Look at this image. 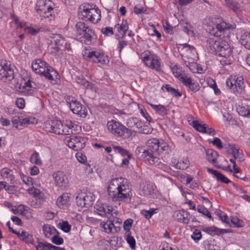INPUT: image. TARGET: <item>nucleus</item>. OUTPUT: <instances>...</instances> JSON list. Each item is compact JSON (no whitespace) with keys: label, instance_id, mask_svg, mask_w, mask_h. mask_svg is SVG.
I'll use <instances>...</instances> for the list:
<instances>
[{"label":"nucleus","instance_id":"393cba45","mask_svg":"<svg viewBox=\"0 0 250 250\" xmlns=\"http://www.w3.org/2000/svg\"><path fill=\"white\" fill-rule=\"evenodd\" d=\"M70 197L68 193H63L59 196L57 200V205L60 208L69 205Z\"/></svg>","mask_w":250,"mask_h":250},{"label":"nucleus","instance_id":"680f3d73","mask_svg":"<svg viewBox=\"0 0 250 250\" xmlns=\"http://www.w3.org/2000/svg\"><path fill=\"white\" fill-rule=\"evenodd\" d=\"M76 157L78 161L82 164H84L86 161V157L85 155H83L82 153H77L76 154Z\"/></svg>","mask_w":250,"mask_h":250},{"label":"nucleus","instance_id":"c85d7f7f","mask_svg":"<svg viewBox=\"0 0 250 250\" xmlns=\"http://www.w3.org/2000/svg\"><path fill=\"white\" fill-rule=\"evenodd\" d=\"M148 104L159 115L165 116L167 114V109L166 106L162 104H154L148 103Z\"/></svg>","mask_w":250,"mask_h":250},{"label":"nucleus","instance_id":"4be33fe9","mask_svg":"<svg viewBox=\"0 0 250 250\" xmlns=\"http://www.w3.org/2000/svg\"><path fill=\"white\" fill-rule=\"evenodd\" d=\"M62 123L59 120L52 121L51 124H46V128L47 131L60 135Z\"/></svg>","mask_w":250,"mask_h":250},{"label":"nucleus","instance_id":"473e14b6","mask_svg":"<svg viewBox=\"0 0 250 250\" xmlns=\"http://www.w3.org/2000/svg\"><path fill=\"white\" fill-rule=\"evenodd\" d=\"M83 194L84 197V201L86 204V207L88 208V207L91 206L93 204V202L95 200V196L94 194L90 192H83Z\"/></svg>","mask_w":250,"mask_h":250},{"label":"nucleus","instance_id":"774afa93","mask_svg":"<svg viewBox=\"0 0 250 250\" xmlns=\"http://www.w3.org/2000/svg\"><path fill=\"white\" fill-rule=\"evenodd\" d=\"M140 113L141 115L146 119V120L149 122L152 121V119L150 116L146 112V110L144 109H141L140 111Z\"/></svg>","mask_w":250,"mask_h":250},{"label":"nucleus","instance_id":"58836bf2","mask_svg":"<svg viewBox=\"0 0 250 250\" xmlns=\"http://www.w3.org/2000/svg\"><path fill=\"white\" fill-rule=\"evenodd\" d=\"M113 148L115 151L120 153L123 156H127L128 158H130L131 157V155L129 152L125 149L122 147L120 146H113Z\"/></svg>","mask_w":250,"mask_h":250},{"label":"nucleus","instance_id":"6e6d98bb","mask_svg":"<svg viewBox=\"0 0 250 250\" xmlns=\"http://www.w3.org/2000/svg\"><path fill=\"white\" fill-rule=\"evenodd\" d=\"M201 237L202 234L201 231L198 229H195L191 235V238L195 242H198L199 240L201 239Z\"/></svg>","mask_w":250,"mask_h":250},{"label":"nucleus","instance_id":"20e7f679","mask_svg":"<svg viewBox=\"0 0 250 250\" xmlns=\"http://www.w3.org/2000/svg\"><path fill=\"white\" fill-rule=\"evenodd\" d=\"M106 126L107 130L117 137L128 139L132 135V131L130 129L114 120L108 121Z\"/></svg>","mask_w":250,"mask_h":250},{"label":"nucleus","instance_id":"864d4df0","mask_svg":"<svg viewBox=\"0 0 250 250\" xmlns=\"http://www.w3.org/2000/svg\"><path fill=\"white\" fill-rule=\"evenodd\" d=\"M50 243L47 242H38V245L35 246L37 250H48Z\"/></svg>","mask_w":250,"mask_h":250},{"label":"nucleus","instance_id":"a18cd8bd","mask_svg":"<svg viewBox=\"0 0 250 250\" xmlns=\"http://www.w3.org/2000/svg\"><path fill=\"white\" fill-rule=\"evenodd\" d=\"M229 147L231 150V153L232 155V156H237L238 157L241 153H240V149L238 148V146L235 144H229Z\"/></svg>","mask_w":250,"mask_h":250},{"label":"nucleus","instance_id":"0e129e2a","mask_svg":"<svg viewBox=\"0 0 250 250\" xmlns=\"http://www.w3.org/2000/svg\"><path fill=\"white\" fill-rule=\"evenodd\" d=\"M212 144L215 146L218 149H222L223 147L221 140L218 138H215L211 142Z\"/></svg>","mask_w":250,"mask_h":250},{"label":"nucleus","instance_id":"4d7b16f0","mask_svg":"<svg viewBox=\"0 0 250 250\" xmlns=\"http://www.w3.org/2000/svg\"><path fill=\"white\" fill-rule=\"evenodd\" d=\"M58 234L56 233L52 238V242L56 245H62L63 243V239L62 238L59 237Z\"/></svg>","mask_w":250,"mask_h":250},{"label":"nucleus","instance_id":"72a5a7b5","mask_svg":"<svg viewBox=\"0 0 250 250\" xmlns=\"http://www.w3.org/2000/svg\"><path fill=\"white\" fill-rule=\"evenodd\" d=\"M73 127L71 122L67 124H63L62 127L60 135H69L72 133V128Z\"/></svg>","mask_w":250,"mask_h":250},{"label":"nucleus","instance_id":"39448f33","mask_svg":"<svg viewBox=\"0 0 250 250\" xmlns=\"http://www.w3.org/2000/svg\"><path fill=\"white\" fill-rule=\"evenodd\" d=\"M75 27L78 40L86 44H90L95 36L94 32L83 22H78Z\"/></svg>","mask_w":250,"mask_h":250},{"label":"nucleus","instance_id":"6ab92c4d","mask_svg":"<svg viewBox=\"0 0 250 250\" xmlns=\"http://www.w3.org/2000/svg\"><path fill=\"white\" fill-rule=\"evenodd\" d=\"M68 146L76 151L81 150L85 146V141L80 136H75L68 142Z\"/></svg>","mask_w":250,"mask_h":250},{"label":"nucleus","instance_id":"a19ab883","mask_svg":"<svg viewBox=\"0 0 250 250\" xmlns=\"http://www.w3.org/2000/svg\"><path fill=\"white\" fill-rule=\"evenodd\" d=\"M126 237V241L128 244L129 247L132 250L136 248V241L134 237L131 235V233L125 234Z\"/></svg>","mask_w":250,"mask_h":250},{"label":"nucleus","instance_id":"6e6552de","mask_svg":"<svg viewBox=\"0 0 250 250\" xmlns=\"http://www.w3.org/2000/svg\"><path fill=\"white\" fill-rule=\"evenodd\" d=\"M142 57L143 61L147 66L158 72L161 71L162 62L157 55L146 51L142 54Z\"/></svg>","mask_w":250,"mask_h":250},{"label":"nucleus","instance_id":"bb28decb","mask_svg":"<svg viewBox=\"0 0 250 250\" xmlns=\"http://www.w3.org/2000/svg\"><path fill=\"white\" fill-rule=\"evenodd\" d=\"M154 185L151 183H146L143 187L142 189V193L141 195L144 196H149L154 193Z\"/></svg>","mask_w":250,"mask_h":250},{"label":"nucleus","instance_id":"7ed1b4c3","mask_svg":"<svg viewBox=\"0 0 250 250\" xmlns=\"http://www.w3.org/2000/svg\"><path fill=\"white\" fill-rule=\"evenodd\" d=\"M31 66L36 74L43 76L53 84H57L60 81V76L57 71L41 59L33 61Z\"/></svg>","mask_w":250,"mask_h":250},{"label":"nucleus","instance_id":"79ce46f5","mask_svg":"<svg viewBox=\"0 0 250 250\" xmlns=\"http://www.w3.org/2000/svg\"><path fill=\"white\" fill-rule=\"evenodd\" d=\"M83 192L79 193V194L76 197V203L78 206L81 207H86V204L83 199L84 196H83Z\"/></svg>","mask_w":250,"mask_h":250},{"label":"nucleus","instance_id":"2f4dec72","mask_svg":"<svg viewBox=\"0 0 250 250\" xmlns=\"http://www.w3.org/2000/svg\"><path fill=\"white\" fill-rule=\"evenodd\" d=\"M240 42L242 45L248 49V48L250 47V33L242 34Z\"/></svg>","mask_w":250,"mask_h":250},{"label":"nucleus","instance_id":"cd10ccee","mask_svg":"<svg viewBox=\"0 0 250 250\" xmlns=\"http://www.w3.org/2000/svg\"><path fill=\"white\" fill-rule=\"evenodd\" d=\"M115 28L120 34L122 37L125 36L126 32L128 29V26L126 21H123L121 24H117L115 26Z\"/></svg>","mask_w":250,"mask_h":250},{"label":"nucleus","instance_id":"c03bdc74","mask_svg":"<svg viewBox=\"0 0 250 250\" xmlns=\"http://www.w3.org/2000/svg\"><path fill=\"white\" fill-rule=\"evenodd\" d=\"M30 161L32 163L40 165L42 164V161L39 156V154L37 152L33 153L30 158Z\"/></svg>","mask_w":250,"mask_h":250},{"label":"nucleus","instance_id":"09e8293b","mask_svg":"<svg viewBox=\"0 0 250 250\" xmlns=\"http://www.w3.org/2000/svg\"><path fill=\"white\" fill-rule=\"evenodd\" d=\"M231 223L237 228H241L244 226V222L238 219L237 216H233L231 218Z\"/></svg>","mask_w":250,"mask_h":250},{"label":"nucleus","instance_id":"423d86ee","mask_svg":"<svg viewBox=\"0 0 250 250\" xmlns=\"http://www.w3.org/2000/svg\"><path fill=\"white\" fill-rule=\"evenodd\" d=\"M49 0H39L36 3L35 9L38 14L44 18H50L52 20L54 17V7L50 5Z\"/></svg>","mask_w":250,"mask_h":250},{"label":"nucleus","instance_id":"e433bc0d","mask_svg":"<svg viewBox=\"0 0 250 250\" xmlns=\"http://www.w3.org/2000/svg\"><path fill=\"white\" fill-rule=\"evenodd\" d=\"M207 155L208 156V161L214 164L216 163L217 160V152L212 149H208L206 151Z\"/></svg>","mask_w":250,"mask_h":250},{"label":"nucleus","instance_id":"5701e85b","mask_svg":"<svg viewBox=\"0 0 250 250\" xmlns=\"http://www.w3.org/2000/svg\"><path fill=\"white\" fill-rule=\"evenodd\" d=\"M76 81L77 83L83 86L84 88L96 91V86L95 84L87 81L83 75L77 76Z\"/></svg>","mask_w":250,"mask_h":250},{"label":"nucleus","instance_id":"4468645a","mask_svg":"<svg viewBox=\"0 0 250 250\" xmlns=\"http://www.w3.org/2000/svg\"><path fill=\"white\" fill-rule=\"evenodd\" d=\"M178 79L192 92L195 93L199 91L200 88L199 84L197 82L186 75H179Z\"/></svg>","mask_w":250,"mask_h":250},{"label":"nucleus","instance_id":"de8ad7c7","mask_svg":"<svg viewBox=\"0 0 250 250\" xmlns=\"http://www.w3.org/2000/svg\"><path fill=\"white\" fill-rule=\"evenodd\" d=\"M207 125L201 124L197 121L193 122V126L197 131L204 133L205 131Z\"/></svg>","mask_w":250,"mask_h":250},{"label":"nucleus","instance_id":"f257e3e1","mask_svg":"<svg viewBox=\"0 0 250 250\" xmlns=\"http://www.w3.org/2000/svg\"><path fill=\"white\" fill-rule=\"evenodd\" d=\"M235 28V24L222 21L208 28L209 33L214 37L206 40L207 49L210 53L221 57L220 62L224 66L230 65L233 62L232 49L225 38L228 37L229 29Z\"/></svg>","mask_w":250,"mask_h":250},{"label":"nucleus","instance_id":"aec40b11","mask_svg":"<svg viewBox=\"0 0 250 250\" xmlns=\"http://www.w3.org/2000/svg\"><path fill=\"white\" fill-rule=\"evenodd\" d=\"M95 211L102 216H106L111 215L113 208L112 206H107L100 203H97L95 206Z\"/></svg>","mask_w":250,"mask_h":250},{"label":"nucleus","instance_id":"ea45409f","mask_svg":"<svg viewBox=\"0 0 250 250\" xmlns=\"http://www.w3.org/2000/svg\"><path fill=\"white\" fill-rule=\"evenodd\" d=\"M133 223V220L131 218L127 219L124 221L123 224V228L124 230L125 231V234L131 233L130 229L132 228Z\"/></svg>","mask_w":250,"mask_h":250},{"label":"nucleus","instance_id":"052dcab7","mask_svg":"<svg viewBox=\"0 0 250 250\" xmlns=\"http://www.w3.org/2000/svg\"><path fill=\"white\" fill-rule=\"evenodd\" d=\"M16 104L20 109H23L25 106V101L22 98H18L16 101Z\"/></svg>","mask_w":250,"mask_h":250},{"label":"nucleus","instance_id":"c9c22d12","mask_svg":"<svg viewBox=\"0 0 250 250\" xmlns=\"http://www.w3.org/2000/svg\"><path fill=\"white\" fill-rule=\"evenodd\" d=\"M189 165V161L187 158H183L178 161L176 165V167L180 169H186Z\"/></svg>","mask_w":250,"mask_h":250},{"label":"nucleus","instance_id":"4c0bfd02","mask_svg":"<svg viewBox=\"0 0 250 250\" xmlns=\"http://www.w3.org/2000/svg\"><path fill=\"white\" fill-rule=\"evenodd\" d=\"M179 45L182 47L181 48V52L183 54L191 53L195 50V47L193 46L190 45L188 43L180 44Z\"/></svg>","mask_w":250,"mask_h":250},{"label":"nucleus","instance_id":"c756f323","mask_svg":"<svg viewBox=\"0 0 250 250\" xmlns=\"http://www.w3.org/2000/svg\"><path fill=\"white\" fill-rule=\"evenodd\" d=\"M101 226L103 228L105 232L109 233L112 232V228H120V226H115L114 221L107 220L105 222L101 223Z\"/></svg>","mask_w":250,"mask_h":250},{"label":"nucleus","instance_id":"a211bd4d","mask_svg":"<svg viewBox=\"0 0 250 250\" xmlns=\"http://www.w3.org/2000/svg\"><path fill=\"white\" fill-rule=\"evenodd\" d=\"M87 57L95 63L104 64L108 62L107 56L98 51H94L89 52Z\"/></svg>","mask_w":250,"mask_h":250},{"label":"nucleus","instance_id":"1a4fd4ad","mask_svg":"<svg viewBox=\"0 0 250 250\" xmlns=\"http://www.w3.org/2000/svg\"><path fill=\"white\" fill-rule=\"evenodd\" d=\"M16 88L21 95L28 96L36 93L38 87L34 82L29 79L23 83H17Z\"/></svg>","mask_w":250,"mask_h":250},{"label":"nucleus","instance_id":"ddd939ff","mask_svg":"<svg viewBox=\"0 0 250 250\" xmlns=\"http://www.w3.org/2000/svg\"><path fill=\"white\" fill-rule=\"evenodd\" d=\"M0 76L2 79L11 81L14 78V71L11 67V65L6 60L0 61Z\"/></svg>","mask_w":250,"mask_h":250},{"label":"nucleus","instance_id":"a878e982","mask_svg":"<svg viewBox=\"0 0 250 250\" xmlns=\"http://www.w3.org/2000/svg\"><path fill=\"white\" fill-rule=\"evenodd\" d=\"M42 231L45 236L47 238H49L52 235H55L56 233H57V234H59L58 231L55 227L48 224H44L43 226Z\"/></svg>","mask_w":250,"mask_h":250},{"label":"nucleus","instance_id":"e2e57ef3","mask_svg":"<svg viewBox=\"0 0 250 250\" xmlns=\"http://www.w3.org/2000/svg\"><path fill=\"white\" fill-rule=\"evenodd\" d=\"M218 215L222 222L226 223L227 224H229V218L226 214L222 211L218 214Z\"/></svg>","mask_w":250,"mask_h":250},{"label":"nucleus","instance_id":"7c9ffc66","mask_svg":"<svg viewBox=\"0 0 250 250\" xmlns=\"http://www.w3.org/2000/svg\"><path fill=\"white\" fill-rule=\"evenodd\" d=\"M202 230L211 236H219V228L214 226L203 227Z\"/></svg>","mask_w":250,"mask_h":250},{"label":"nucleus","instance_id":"f704fd0d","mask_svg":"<svg viewBox=\"0 0 250 250\" xmlns=\"http://www.w3.org/2000/svg\"><path fill=\"white\" fill-rule=\"evenodd\" d=\"M164 87L167 92H169L173 97L179 98L182 95V93L180 92L178 89H175L170 86L169 84H167L163 86L162 88Z\"/></svg>","mask_w":250,"mask_h":250},{"label":"nucleus","instance_id":"9b49d317","mask_svg":"<svg viewBox=\"0 0 250 250\" xmlns=\"http://www.w3.org/2000/svg\"><path fill=\"white\" fill-rule=\"evenodd\" d=\"M82 19L85 21H88L93 23H97L101 18L100 10L94 8L84 7L81 12Z\"/></svg>","mask_w":250,"mask_h":250},{"label":"nucleus","instance_id":"f8f14e48","mask_svg":"<svg viewBox=\"0 0 250 250\" xmlns=\"http://www.w3.org/2000/svg\"><path fill=\"white\" fill-rule=\"evenodd\" d=\"M70 97H68L66 100L67 103L69 104V107L72 111L74 114L80 115L81 117L84 118L86 117L87 114L86 107L77 101L73 100V99L70 100Z\"/></svg>","mask_w":250,"mask_h":250},{"label":"nucleus","instance_id":"dca6fc26","mask_svg":"<svg viewBox=\"0 0 250 250\" xmlns=\"http://www.w3.org/2000/svg\"><path fill=\"white\" fill-rule=\"evenodd\" d=\"M53 177L57 187L62 189H64L67 187L69 183L68 179L62 171H58L54 172Z\"/></svg>","mask_w":250,"mask_h":250},{"label":"nucleus","instance_id":"bf43d9fd","mask_svg":"<svg viewBox=\"0 0 250 250\" xmlns=\"http://www.w3.org/2000/svg\"><path fill=\"white\" fill-rule=\"evenodd\" d=\"M22 181L26 185L29 186L33 184V178L25 175L22 174L21 176Z\"/></svg>","mask_w":250,"mask_h":250},{"label":"nucleus","instance_id":"3c124183","mask_svg":"<svg viewBox=\"0 0 250 250\" xmlns=\"http://www.w3.org/2000/svg\"><path fill=\"white\" fill-rule=\"evenodd\" d=\"M227 3L234 12H237L239 8L240 5L237 1L234 0H226Z\"/></svg>","mask_w":250,"mask_h":250},{"label":"nucleus","instance_id":"603ef678","mask_svg":"<svg viewBox=\"0 0 250 250\" xmlns=\"http://www.w3.org/2000/svg\"><path fill=\"white\" fill-rule=\"evenodd\" d=\"M59 225L60 226V229L65 232H69L71 230V226L69 225L67 221L60 223Z\"/></svg>","mask_w":250,"mask_h":250},{"label":"nucleus","instance_id":"9d476101","mask_svg":"<svg viewBox=\"0 0 250 250\" xmlns=\"http://www.w3.org/2000/svg\"><path fill=\"white\" fill-rule=\"evenodd\" d=\"M160 144V142L156 138L150 139L146 143V149L152 161V164H157L159 163V157L157 155Z\"/></svg>","mask_w":250,"mask_h":250},{"label":"nucleus","instance_id":"338daca9","mask_svg":"<svg viewBox=\"0 0 250 250\" xmlns=\"http://www.w3.org/2000/svg\"><path fill=\"white\" fill-rule=\"evenodd\" d=\"M146 9L143 7H139L138 5H136L134 8V12L136 14H140L142 13H146Z\"/></svg>","mask_w":250,"mask_h":250},{"label":"nucleus","instance_id":"412c9836","mask_svg":"<svg viewBox=\"0 0 250 250\" xmlns=\"http://www.w3.org/2000/svg\"><path fill=\"white\" fill-rule=\"evenodd\" d=\"M159 147L158 155H160L162 158L169 157L172 151V148L167 142L162 140Z\"/></svg>","mask_w":250,"mask_h":250},{"label":"nucleus","instance_id":"b1692460","mask_svg":"<svg viewBox=\"0 0 250 250\" xmlns=\"http://www.w3.org/2000/svg\"><path fill=\"white\" fill-rule=\"evenodd\" d=\"M207 171L209 173L213 174L218 181H221L225 184H229L231 182L227 177L217 170L210 168H207Z\"/></svg>","mask_w":250,"mask_h":250},{"label":"nucleus","instance_id":"69168bd1","mask_svg":"<svg viewBox=\"0 0 250 250\" xmlns=\"http://www.w3.org/2000/svg\"><path fill=\"white\" fill-rule=\"evenodd\" d=\"M101 31L103 34L105 35H112L114 34L113 28L111 27H106L105 28H102Z\"/></svg>","mask_w":250,"mask_h":250},{"label":"nucleus","instance_id":"f03ea898","mask_svg":"<svg viewBox=\"0 0 250 250\" xmlns=\"http://www.w3.org/2000/svg\"><path fill=\"white\" fill-rule=\"evenodd\" d=\"M108 194L113 201L130 202L132 192L126 185V180L120 177L113 179L107 188Z\"/></svg>","mask_w":250,"mask_h":250},{"label":"nucleus","instance_id":"49530a36","mask_svg":"<svg viewBox=\"0 0 250 250\" xmlns=\"http://www.w3.org/2000/svg\"><path fill=\"white\" fill-rule=\"evenodd\" d=\"M184 64L192 72L195 73L197 72V64L196 62H189V61H185Z\"/></svg>","mask_w":250,"mask_h":250},{"label":"nucleus","instance_id":"f3484780","mask_svg":"<svg viewBox=\"0 0 250 250\" xmlns=\"http://www.w3.org/2000/svg\"><path fill=\"white\" fill-rule=\"evenodd\" d=\"M137 158L146 163L152 164V161L151 160L149 152L144 146H138L135 151Z\"/></svg>","mask_w":250,"mask_h":250},{"label":"nucleus","instance_id":"13d9d810","mask_svg":"<svg viewBox=\"0 0 250 250\" xmlns=\"http://www.w3.org/2000/svg\"><path fill=\"white\" fill-rule=\"evenodd\" d=\"M189 214L190 213L185 210L182 212V218L181 222L185 224H188L189 223Z\"/></svg>","mask_w":250,"mask_h":250},{"label":"nucleus","instance_id":"5fc2aeb1","mask_svg":"<svg viewBox=\"0 0 250 250\" xmlns=\"http://www.w3.org/2000/svg\"><path fill=\"white\" fill-rule=\"evenodd\" d=\"M155 166H158L159 168H161L164 171L169 172L171 171V168L167 165L161 163L160 159L159 158V163L157 164H153Z\"/></svg>","mask_w":250,"mask_h":250},{"label":"nucleus","instance_id":"8fccbe9b","mask_svg":"<svg viewBox=\"0 0 250 250\" xmlns=\"http://www.w3.org/2000/svg\"><path fill=\"white\" fill-rule=\"evenodd\" d=\"M197 211L199 212H200V213L203 214V215H205L206 216H207L208 218H209L210 219H212V217H211L210 212L208 210V209L207 208H206L204 206H198V207H197Z\"/></svg>","mask_w":250,"mask_h":250},{"label":"nucleus","instance_id":"0eeeda50","mask_svg":"<svg viewBox=\"0 0 250 250\" xmlns=\"http://www.w3.org/2000/svg\"><path fill=\"white\" fill-rule=\"evenodd\" d=\"M226 85L231 92L236 95L240 94L245 88L243 77L231 76L226 80Z\"/></svg>","mask_w":250,"mask_h":250},{"label":"nucleus","instance_id":"2eb2a0df","mask_svg":"<svg viewBox=\"0 0 250 250\" xmlns=\"http://www.w3.org/2000/svg\"><path fill=\"white\" fill-rule=\"evenodd\" d=\"M51 43L54 45V48L58 51L60 50L70 49L69 46L67 47V42L64 38L60 34L53 35L51 37Z\"/></svg>","mask_w":250,"mask_h":250},{"label":"nucleus","instance_id":"37998d69","mask_svg":"<svg viewBox=\"0 0 250 250\" xmlns=\"http://www.w3.org/2000/svg\"><path fill=\"white\" fill-rule=\"evenodd\" d=\"M158 208H150L148 210H143L142 211V214L146 219L151 218L153 214L157 212Z\"/></svg>","mask_w":250,"mask_h":250}]
</instances>
